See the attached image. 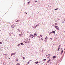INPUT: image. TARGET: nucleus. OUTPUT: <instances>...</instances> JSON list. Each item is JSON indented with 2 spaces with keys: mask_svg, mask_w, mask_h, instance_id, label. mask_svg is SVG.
Wrapping results in <instances>:
<instances>
[{
  "mask_svg": "<svg viewBox=\"0 0 65 65\" xmlns=\"http://www.w3.org/2000/svg\"><path fill=\"white\" fill-rule=\"evenodd\" d=\"M55 28H56V29H57V31H59V27L56 26H55Z\"/></svg>",
  "mask_w": 65,
  "mask_h": 65,
  "instance_id": "f257e3e1",
  "label": "nucleus"
},
{
  "mask_svg": "<svg viewBox=\"0 0 65 65\" xmlns=\"http://www.w3.org/2000/svg\"><path fill=\"white\" fill-rule=\"evenodd\" d=\"M39 24L36 25L34 26L33 27V28L35 29V28H36V27H37V26H39Z\"/></svg>",
  "mask_w": 65,
  "mask_h": 65,
  "instance_id": "f03ea898",
  "label": "nucleus"
},
{
  "mask_svg": "<svg viewBox=\"0 0 65 65\" xmlns=\"http://www.w3.org/2000/svg\"><path fill=\"white\" fill-rule=\"evenodd\" d=\"M46 57H47V58H50V56H51V54H49L48 55H46Z\"/></svg>",
  "mask_w": 65,
  "mask_h": 65,
  "instance_id": "7ed1b4c3",
  "label": "nucleus"
},
{
  "mask_svg": "<svg viewBox=\"0 0 65 65\" xmlns=\"http://www.w3.org/2000/svg\"><path fill=\"white\" fill-rule=\"evenodd\" d=\"M16 54V52H15V53H12L11 54V56H12L13 55H14Z\"/></svg>",
  "mask_w": 65,
  "mask_h": 65,
  "instance_id": "20e7f679",
  "label": "nucleus"
},
{
  "mask_svg": "<svg viewBox=\"0 0 65 65\" xmlns=\"http://www.w3.org/2000/svg\"><path fill=\"white\" fill-rule=\"evenodd\" d=\"M27 40L29 42H30V38H28Z\"/></svg>",
  "mask_w": 65,
  "mask_h": 65,
  "instance_id": "39448f33",
  "label": "nucleus"
},
{
  "mask_svg": "<svg viewBox=\"0 0 65 65\" xmlns=\"http://www.w3.org/2000/svg\"><path fill=\"white\" fill-rule=\"evenodd\" d=\"M34 36L35 37H36V36H37V34L35 32L34 34Z\"/></svg>",
  "mask_w": 65,
  "mask_h": 65,
  "instance_id": "423d86ee",
  "label": "nucleus"
},
{
  "mask_svg": "<svg viewBox=\"0 0 65 65\" xmlns=\"http://www.w3.org/2000/svg\"><path fill=\"white\" fill-rule=\"evenodd\" d=\"M30 36L31 38H33L34 37V36L33 35V34H31Z\"/></svg>",
  "mask_w": 65,
  "mask_h": 65,
  "instance_id": "0eeeda50",
  "label": "nucleus"
},
{
  "mask_svg": "<svg viewBox=\"0 0 65 65\" xmlns=\"http://www.w3.org/2000/svg\"><path fill=\"white\" fill-rule=\"evenodd\" d=\"M24 42L25 43H28V41L26 40H25Z\"/></svg>",
  "mask_w": 65,
  "mask_h": 65,
  "instance_id": "6e6552de",
  "label": "nucleus"
},
{
  "mask_svg": "<svg viewBox=\"0 0 65 65\" xmlns=\"http://www.w3.org/2000/svg\"><path fill=\"white\" fill-rule=\"evenodd\" d=\"M42 35H40V36H39L38 37L39 38H40V37H42Z\"/></svg>",
  "mask_w": 65,
  "mask_h": 65,
  "instance_id": "1a4fd4ad",
  "label": "nucleus"
},
{
  "mask_svg": "<svg viewBox=\"0 0 65 65\" xmlns=\"http://www.w3.org/2000/svg\"><path fill=\"white\" fill-rule=\"evenodd\" d=\"M50 60L49 59L48 60V61H47V63H49V62H50Z\"/></svg>",
  "mask_w": 65,
  "mask_h": 65,
  "instance_id": "9d476101",
  "label": "nucleus"
},
{
  "mask_svg": "<svg viewBox=\"0 0 65 65\" xmlns=\"http://www.w3.org/2000/svg\"><path fill=\"white\" fill-rule=\"evenodd\" d=\"M12 28H14V24H13L12 26Z\"/></svg>",
  "mask_w": 65,
  "mask_h": 65,
  "instance_id": "9b49d317",
  "label": "nucleus"
},
{
  "mask_svg": "<svg viewBox=\"0 0 65 65\" xmlns=\"http://www.w3.org/2000/svg\"><path fill=\"white\" fill-rule=\"evenodd\" d=\"M21 20H17L16 21V22H20Z\"/></svg>",
  "mask_w": 65,
  "mask_h": 65,
  "instance_id": "f8f14e48",
  "label": "nucleus"
},
{
  "mask_svg": "<svg viewBox=\"0 0 65 65\" xmlns=\"http://www.w3.org/2000/svg\"><path fill=\"white\" fill-rule=\"evenodd\" d=\"M45 41H46L47 40V38H45Z\"/></svg>",
  "mask_w": 65,
  "mask_h": 65,
  "instance_id": "ddd939ff",
  "label": "nucleus"
},
{
  "mask_svg": "<svg viewBox=\"0 0 65 65\" xmlns=\"http://www.w3.org/2000/svg\"><path fill=\"white\" fill-rule=\"evenodd\" d=\"M11 35V33H10L9 34V36H10Z\"/></svg>",
  "mask_w": 65,
  "mask_h": 65,
  "instance_id": "4468645a",
  "label": "nucleus"
},
{
  "mask_svg": "<svg viewBox=\"0 0 65 65\" xmlns=\"http://www.w3.org/2000/svg\"><path fill=\"white\" fill-rule=\"evenodd\" d=\"M56 58V56H54L53 57V59H55V58Z\"/></svg>",
  "mask_w": 65,
  "mask_h": 65,
  "instance_id": "2eb2a0df",
  "label": "nucleus"
},
{
  "mask_svg": "<svg viewBox=\"0 0 65 65\" xmlns=\"http://www.w3.org/2000/svg\"><path fill=\"white\" fill-rule=\"evenodd\" d=\"M46 60V59H43L42 60V61H43V62H44V61H45V60Z\"/></svg>",
  "mask_w": 65,
  "mask_h": 65,
  "instance_id": "dca6fc26",
  "label": "nucleus"
},
{
  "mask_svg": "<svg viewBox=\"0 0 65 65\" xmlns=\"http://www.w3.org/2000/svg\"><path fill=\"white\" fill-rule=\"evenodd\" d=\"M22 33H21V34H19V36H21V37L22 36Z\"/></svg>",
  "mask_w": 65,
  "mask_h": 65,
  "instance_id": "f3484780",
  "label": "nucleus"
},
{
  "mask_svg": "<svg viewBox=\"0 0 65 65\" xmlns=\"http://www.w3.org/2000/svg\"><path fill=\"white\" fill-rule=\"evenodd\" d=\"M20 44L21 45H24V44L23 43H20Z\"/></svg>",
  "mask_w": 65,
  "mask_h": 65,
  "instance_id": "a211bd4d",
  "label": "nucleus"
},
{
  "mask_svg": "<svg viewBox=\"0 0 65 65\" xmlns=\"http://www.w3.org/2000/svg\"><path fill=\"white\" fill-rule=\"evenodd\" d=\"M38 63H39V62H38V61H37L36 62H35V63H36V64H38Z\"/></svg>",
  "mask_w": 65,
  "mask_h": 65,
  "instance_id": "6ab92c4d",
  "label": "nucleus"
},
{
  "mask_svg": "<svg viewBox=\"0 0 65 65\" xmlns=\"http://www.w3.org/2000/svg\"><path fill=\"white\" fill-rule=\"evenodd\" d=\"M20 45H21V44H18V45H17V46H20Z\"/></svg>",
  "mask_w": 65,
  "mask_h": 65,
  "instance_id": "aec40b11",
  "label": "nucleus"
},
{
  "mask_svg": "<svg viewBox=\"0 0 65 65\" xmlns=\"http://www.w3.org/2000/svg\"><path fill=\"white\" fill-rule=\"evenodd\" d=\"M17 30L18 31H20V29H17Z\"/></svg>",
  "mask_w": 65,
  "mask_h": 65,
  "instance_id": "412c9836",
  "label": "nucleus"
},
{
  "mask_svg": "<svg viewBox=\"0 0 65 65\" xmlns=\"http://www.w3.org/2000/svg\"><path fill=\"white\" fill-rule=\"evenodd\" d=\"M22 58L24 60H25V57H23Z\"/></svg>",
  "mask_w": 65,
  "mask_h": 65,
  "instance_id": "4be33fe9",
  "label": "nucleus"
},
{
  "mask_svg": "<svg viewBox=\"0 0 65 65\" xmlns=\"http://www.w3.org/2000/svg\"><path fill=\"white\" fill-rule=\"evenodd\" d=\"M57 24H58V23H56L55 24V25H57Z\"/></svg>",
  "mask_w": 65,
  "mask_h": 65,
  "instance_id": "5701e85b",
  "label": "nucleus"
},
{
  "mask_svg": "<svg viewBox=\"0 0 65 65\" xmlns=\"http://www.w3.org/2000/svg\"><path fill=\"white\" fill-rule=\"evenodd\" d=\"M4 55V56H7V55H6L5 54H3Z\"/></svg>",
  "mask_w": 65,
  "mask_h": 65,
  "instance_id": "b1692460",
  "label": "nucleus"
},
{
  "mask_svg": "<svg viewBox=\"0 0 65 65\" xmlns=\"http://www.w3.org/2000/svg\"><path fill=\"white\" fill-rule=\"evenodd\" d=\"M20 63H17V64H16L17 65H20Z\"/></svg>",
  "mask_w": 65,
  "mask_h": 65,
  "instance_id": "393cba45",
  "label": "nucleus"
},
{
  "mask_svg": "<svg viewBox=\"0 0 65 65\" xmlns=\"http://www.w3.org/2000/svg\"><path fill=\"white\" fill-rule=\"evenodd\" d=\"M52 32H53V33H54V34H55V31H53Z\"/></svg>",
  "mask_w": 65,
  "mask_h": 65,
  "instance_id": "a878e982",
  "label": "nucleus"
},
{
  "mask_svg": "<svg viewBox=\"0 0 65 65\" xmlns=\"http://www.w3.org/2000/svg\"><path fill=\"white\" fill-rule=\"evenodd\" d=\"M63 53V50H62L61 51V53Z\"/></svg>",
  "mask_w": 65,
  "mask_h": 65,
  "instance_id": "bb28decb",
  "label": "nucleus"
},
{
  "mask_svg": "<svg viewBox=\"0 0 65 65\" xmlns=\"http://www.w3.org/2000/svg\"><path fill=\"white\" fill-rule=\"evenodd\" d=\"M58 8H56V9H54V10H58Z\"/></svg>",
  "mask_w": 65,
  "mask_h": 65,
  "instance_id": "cd10ccee",
  "label": "nucleus"
},
{
  "mask_svg": "<svg viewBox=\"0 0 65 65\" xmlns=\"http://www.w3.org/2000/svg\"><path fill=\"white\" fill-rule=\"evenodd\" d=\"M59 50H60V48H59L58 49V51H59Z\"/></svg>",
  "mask_w": 65,
  "mask_h": 65,
  "instance_id": "c85d7f7f",
  "label": "nucleus"
},
{
  "mask_svg": "<svg viewBox=\"0 0 65 65\" xmlns=\"http://www.w3.org/2000/svg\"><path fill=\"white\" fill-rule=\"evenodd\" d=\"M18 59H16V61H18Z\"/></svg>",
  "mask_w": 65,
  "mask_h": 65,
  "instance_id": "c756f323",
  "label": "nucleus"
},
{
  "mask_svg": "<svg viewBox=\"0 0 65 65\" xmlns=\"http://www.w3.org/2000/svg\"><path fill=\"white\" fill-rule=\"evenodd\" d=\"M0 44H2V42H0Z\"/></svg>",
  "mask_w": 65,
  "mask_h": 65,
  "instance_id": "7c9ffc66",
  "label": "nucleus"
},
{
  "mask_svg": "<svg viewBox=\"0 0 65 65\" xmlns=\"http://www.w3.org/2000/svg\"><path fill=\"white\" fill-rule=\"evenodd\" d=\"M28 65V64L27 63L26 64H24V65Z\"/></svg>",
  "mask_w": 65,
  "mask_h": 65,
  "instance_id": "2f4dec72",
  "label": "nucleus"
},
{
  "mask_svg": "<svg viewBox=\"0 0 65 65\" xmlns=\"http://www.w3.org/2000/svg\"><path fill=\"white\" fill-rule=\"evenodd\" d=\"M27 3H28V4H29V3H30V2H28Z\"/></svg>",
  "mask_w": 65,
  "mask_h": 65,
  "instance_id": "473e14b6",
  "label": "nucleus"
},
{
  "mask_svg": "<svg viewBox=\"0 0 65 65\" xmlns=\"http://www.w3.org/2000/svg\"><path fill=\"white\" fill-rule=\"evenodd\" d=\"M42 52H43V50H42Z\"/></svg>",
  "mask_w": 65,
  "mask_h": 65,
  "instance_id": "72a5a7b5",
  "label": "nucleus"
},
{
  "mask_svg": "<svg viewBox=\"0 0 65 65\" xmlns=\"http://www.w3.org/2000/svg\"><path fill=\"white\" fill-rule=\"evenodd\" d=\"M51 34V32H50V33L49 34V35H50V34Z\"/></svg>",
  "mask_w": 65,
  "mask_h": 65,
  "instance_id": "f704fd0d",
  "label": "nucleus"
},
{
  "mask_svg": "<svg viewBox=\"0 0 65 65\" xmlns=\"http://www.w3.org/2000/svg\"><path fill=\"white\" fill-rule=\"evenodd\" d=\"M50 33H51V34L52 33H53V31L51 32Z\"/></svg>",
  "mask_w": 65,
  "mask_h": 65,
  "instance_id": "c9c22d12",
  "label": "nucleus"
},
{
  "mask_svg": "<svg viewBox=\"0 0 65 65\" xmlns=\"http://www.w3.org/2000/svg\"><path fill=\"white\" fill-rule=\"evenodd\" d=\"M6 56H5V58H6Z\"/></svg>",
  "mask_w": 65,
  "mask_h": 65,
  "instance_id": "e433bc0d",
  "label": "nucleus"
},
{
  "mask_svg": "<svg viewBox=\"0 0 65 65\" xmlns=\"http://www.w3.org/2000/svg\"><path fill=\"white\" fill-rule=\"evenodd\" d=\"M35 2H37V1H35Z\"/></svg>",
  "mask_w": 65,
  "mask_h": 65,
  "instance_id": "4c0bfd02",
  "label": "nucleus"
},
{
  "mask_svg": "<svg viewBox=\"0 0 65 65\" xmlns=\"http://www.w3.org/2000/svg\"><path fill=\"white\" fill-rule=\"evenodd\" d=\"M41 39L42 40H43V39H42V38Z\"/></svg>",
  "mask_w": 65,
  "mask_h": 65,
  "instance_id": "58836bf2",
  "label": "nucleus"
},
{
  "mask_svg": "<svg viewBox=\"0 0 65 65\" xmlns=\"http://www.w3.org/2000/svg\"><path fill=\"white\" fill-rule=\"evenodd\" d=\"M46 38H48L46 36Z\"/></svg>",
  "mask_w": 65,
  "mask_h": 65,
  "instance_id": "ea45409f",
  "label": "nucleus"
},
{
  "mask_svg": "<svg viewBox=\"0 0 65 65\" xmlns=\"http://www.w3.org/2000/svg\"><path fill=\"white\" fill-rule=\"evenodd\" d=\"M58 20H60V19H58Z\"/></svg>",
  "mask_w": 65,
  "mask_h": 65,
  "instance_id": "a19ab883",
  "label": "nucleus"
},
{
  "mask_svg": "<svg viewBox=\"0 0 65 65\" xmlns=\"http://www.w3.org/2000/svg\"><path fill=\"white\" fill-rule=\"evenodd\" d=\"M25 13H26V14H27V12H25Z\"/></svg>",
  "mask_w": 65,
  "mask_h": 65,
  "instance_id": "79ce46f5",
  "label": "nucleus"
},
{
  "mask_svg": "<svg viewBox=\"0 0 65 65\" xmlns=\"http://www.w3.org/2000/svg\"><path fill=\"white\" fill-rule=\"evenodd\" d=\"M51 40H52L53 39H52V38H51Z\"/></svg>",
  "mask_w": 65,
  "mask_h": 65,
  "instance_id": "37998d69",
  "label": "nucleus"
},
{
  "mask_svg": "<svg viewBox=\"0 0 65 65\" xmlns=\"http://www.w3.org/2000/svg\"><path fill=\"white\" fill-rule=\"evenodd\" d=\"M29 63H30V62H28V64Z\"/></svg>",
  "mask_w": 65,
  "mask_h": 65,
  "instance_id": "c03bdc74",
  "label": "nucleus"
},
{
  "mask_svg": "<svg viewBox=\"0 0 65 65\" xmlns=\"http://www.w3.org/2000/svg\"><path fill=\"white\" fill-rule=\"evenodd\" d=\"M9 59L10 60V58H9Z\"/></svg>",
  "mask_w": 65,
  "mask_h": 65,
  "instance_id": "a18cd8bd",
  "label": "nucleus"
},
{
  "mask_svg": "<svg viewBox=\"0 0 65 65\" xmlns=\"http://www.w3.org/2000/svg\"><path fill=\"white\" fill-rule=\"evenodd\" d=\"M50 39H51V38H50Z\"/></svg>",
  "mask_w": 65,
  "mask_h": 65,
  "instance_id": "49530a36",
  "label": "nucleus"
},
{
  "mask_svg": "<svg viewBox=\"0 0 65 65\" xmlns=\"http://www.w3.org/2000/svg\"><path fill=\"white\" fill-rule=\"evenodd\" d=\"M59 46V47H60V45Z\"/></svg>",
  "mask_w": 65,
  "mask_h": 65,
  "instance_id": "de8ad7c7",
  "label": "nucleus"
},
{
  "mask_svg": "<svg viewBox=\"0 0 65 65\" xmlns=\"http://www.w3.org/2000/svg\"><path fill=\"white\" fill-rule=\"evenodd\" d=\"M31 7H32V6H31Z\"/></svg>",
  "mask_w": 65,
  "mask_h": 65,
  "instance_id": "09e8293b",
  "label": "nucleus"
},
{
  "mask_svg": "<svg viewBox=\"0 0 65 65\" xmlns=\"http://www.w3.org/2000/svg\"><path fill=\"white\" fill-rule=\"evenodd\" d=\"M30 61H31V60H30Z\"/></svg>",
  "mask_w": 65,
  "mask_h": 65,
  "instance_id": "8fccbe9b",
  "label": "nucleus"
}]
</instances>
